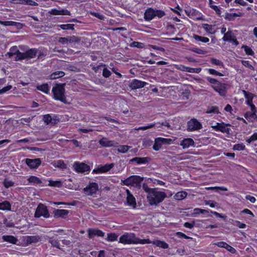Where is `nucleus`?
Masks as SVG:
<instances>
[{
  "label": "nucleus",
  "instance_id": "nucleus-1",
  "mask_svg": "<svg viewBox=\"0 0 257 257\" xmlns=\"http://www.w3.org/2000/svg\"><path fill=\"white\" fill-rule=\"evenodd\" d=\"M167 197L166 194L162 191H158L155 189L152 190L149 194H148L147 200L151 205H157L163 202Z\"/></svg>",
  "mask_w": 257,
  "mask_h": 257
},
{
  "label": "nucleus",
  "instance_id": "nucleus-2",
  "mask_svg": "<svg viewBox=\"0 0 257 257\" xmlns=\"http://www.w3.org/2000/svg\"><path fill=\"white\" fill-rule=\"evenodd\" d=\"M65 83L56 84L53 86L52 92L55 99L59 100L65 104H67L68 102L65 96Z\"/></svg>",
  "mask_w": 257,
  "mask_h": 257
},
{
  "label": "nucleus",
  "instance_id": "nucleus-3",
  "mask_svg": "<svg viewBox=\"0 0 257 257\" xmlns=\"http://www.w3.org/2000/svg\"><path fill=\"white\" fill-rule=\"evenodd\" d=\"M144 180V178L139 176H131L123 181V184L127 186H132L139 188L141 187V184Z\"/></svg>",
  "mask_w": 257,
  "mask_h": 257
},
{
  "label": "nucleus",
  "instance_id": "nucleus-4",
  "mask_svg": "<svg viewBox=\"0 0 257 257\" xmlns=\"http://www.w3.org/2000/svg\"><path fill=\"white\" fill-rule=\"evenodd\" d=\"M50 216V213L47 206L43 204H39L36 209L34 214L35 217L39 218L43 216L44 218H47Z\"/></svg>",
  "mask_w": 257,
  "mask_h": 257
},
{
  "label": "nucleus",
  "instance_id": "nucleus-5",
  "mask_svg": "<svg viewBox=\"0 0 257 257\" xmlns=\"http://www.w3.org/2000/svg\"><path fill=\"white\" fill-rule=\"evenodd\" d=\"M201 123L196 118H192L187 122V131H195L202 128Z\"/></svg>",
  "mask_w": 257,
  "mask_h": 257
},
{
  "label": "nucleus",
  "instance_id": "nucleus-6",
  "mask_svg": "<svg viewBox=\"0 0 257 257\" xmlns=\"http://www.w3.org/2000/svg\"><path fill=\"white\" fill-rule=\"evenodd\" d=\"M98 189V186L97 183L92 182L85 188H84L83 191L84 193L87 195H92L96 193Z\"/></svg>",
  "mask_w": 257,
  "mask_h": 257
},
{
  "label": "nucleus",
  "instance_id": "nucleus-7",
  "mask_svg": "<svg viewBox=\"0 0 257 257\" xmlns=\"http://www.w3.org/2000/svg\"><path fill=\"white\" fill-rule=\"evenodd\" d=\"M136 237L134 234H125L119 238V242L124 244L135 243Z\"/></svg>",
  "mask_w": 257,
  "mask_h": 257
},
{
  "label": "nucleus",
  "instance_id": "nucleus-8",
  "mask_svg": "<svg viewBox=\"0 0 257 257\" xmlns=\"http://www.w3.org/2000/svg\"><path fill=\"white\" fill-rule=\"evenodd\" d=\"M171 142V139H165L162 138H156L155 140V143L153 145V148L155 151L159 150L163 144H170Z\"/></svg>",
  "mask_w": 257,
  "mask_h": 257
},
{
  "label": "nucleus",
  "instance_id": "nucleus-9",
  "mask_svg": "<svg viewBox=\"0 0 257 257\" xmlns=\"http://www.w3.org/2000/svg\"><path fill=\"white\" fill-rule=\"evenodd\" d=\"M75 171L79 173H84L89 171V166L84 163L75 162L73 165Z\"/></svg>",
  "mask_w": 257,
  "mask_h": 257
},
{
  "label": "nucleus",
  "instance_id": "nucleus-10",
  "mask_svg": "<svg viewBox=\"0 0 257 257\" xmlns=\"http://www.w3.org/2000/svg\"><path fill=\"white\" fill-rule=\"evenodd\" d=\"M212 88L218 92L220 95L224 96L226 93V84L224 83H217V85L212 86Z\"/></svg>",
  "mask_w": 257,
  "mask_h": 257
},
{
  "label": "nucleus",
  "instance_id": "nucleus-11",
  "mask_svg": "<svg viewBox=\"0 0 257 257\" xmlns=\"http://www.w3.org/2000/svg\"><path fill=\"white\" fill-rule=\"evenodd\" d=\"M26 163L31 169H36L41 165V160L39 158L26 159Z\"/></svg>",
  "mask_w": 257,
  "mask_h": 257
},
{
  "label": "nucleus",
  "instance_id": "nucleus-12",
  "mask_svg": "<svg viewBox=\"0 0 257 257\" xmlns=\"http://www.w3.org/2000/svg\"><path fill=\"white\" fill-rule=\"evenodd\" d=\"M147 82L138 79H134L130 83L129 86L132 89H137L144 87Z\"/></svg>",
  "mask_w": 257,
  "mask_h": 257
},
{
  "label": "nucleus",
  "instance_id": "nucleus-13",
  "mask_svg": "<svg viewBox=\"0 0 257 257\" xmlns=\"http://www.w3.org/2000/svg\"><path fill=\"white\" fill-rule=\"evenodd\" d=\"M99 144L103 147H115L117 143L114 141L108 140L106 138L103 137L98 142Z\"/></svg>",
  "mask_w": 257,
  "mask_h": 257
},
{
  "label": "nucleus",
  "instance_id": "nucleus-14",
  "mask_svg": "<svg viewBox=\"0 0 257 257\" xmlns=\"http://www.w3.org/2000/svg\"><path fill=\"white\" fill-rule=\"evenodd\" d=\"M69 213V211L65 209H55L53 212V216L55 218H65Z\"/></svg>",
  "mask_w": 257,
  "mask_h": 257
},
{
  "label": "nucleus",
  "instance_id": "nucleus-15",
  "mask_svg": "<svg viewBox=\"0 0 257 257\" xmlns=\"http://www.w3.org/2000/svg\"><path fill=\"white\" fill-rule=\"evenodd\" d=\"M88 236L89 238H92L95 236L103 237L104 233L101 230L97 229L89 228L88 230Z\"/></svg>",
  "mask_w": 257,
  "mask_h": 257
},
{
  "label": "nucleus",
  "instance_id": "nucleus-16",
  "mask_svg": "<svg viewBox=\"0 0 257 257\" xmlns=\"http://www.w3.org/2000/svg\"><path fill=\"white\" fill-rule=\"evenodd\" d=\"M45 239L47 240L48 242L53 247H56L59 249H61L60 244L58 239L55 238L53 236H46Z\"/></svg>",
  "mask_w": 257,
  "mask_h": 257
},
{
  "label": "nucleus",
  "instance_id": "nucleus-17",
  "mask_svg": "<svg viewBox=\"0 0 257 257\" xmlns=\"http://www.w3.org/2000/svg\"><path fill=\"white\" fill-rule=\"evenodd\" d=\"M114 166V164H106L103 166H101L97 169L93 170V173H105L110 170Z\"/></svg>",
  "mask_w": 257,
  "mask_h": 257
},
{
  "label": "nucleus",
  "instance_id": "nucleus-18",
  "mask_svg": "<svg viewBox=\"0 0 257 257\" xmlns=\"http://www.w3.org/2000/svg\"><path fill=\"white\" fill-rule=\"evenodd\" d=\"M155 17V10L152 8L147 9L144 14V19L146 21H150Z\"/></svg>",
  "mask_w": 257,
  "mask_h": 257
},
{
  "label": "nucleus",
  "instance_id": "nucleus-19",
  "mask_svg": "<svg viewBox=\"0 0 257 257\" xmlns=\"http://www.w3.org/2000/svg\"><path fill=\"white\" fill-rule=\"evenodd\" d=\"M179 69L180 70H181V71L188 72H190V73H199L201 71V68H193L186 67L183 65H181Z\"/></svg>",
  "mask_w": 257,
  "mask_h": 257
},
{
  "label": "nucleus",
  "instance_id": "nucleus-20",
  "mask_svg": "<svg viewBox=\"0 0 257 257\" xmlns=\"http://www.w3.org/2000/svg\"><path fill=\"white\" fill-rule=\"evenodd\" d=\"M127 197H126V201L127 204L132 206L134 208L136 207V199L135 197L133 196V195L131 194L130 192L127 190Z\"/></svg>",
  "mask_w": 257,
  "mask_h": 257
},
{
  "label": "nucleus",
  "instance_id": "nucleus-21",
  "mask_svg": "<svg viewBox=\"0 0 257 257\" xmlns=\"http://www.w3.org/2000/svg\"><path fill=\"white\" fill-rule=\"evenodd\" d=\"M49 13L53 15H70V12L67 10H58L52 9L49 12Z\"/></svg>",
  "mask_w": 257,
  "mask_h": 257
},
{
  "label": "nucleus",
  "instance_id": "nucleus-22",
  "mask_svg": "<svg viewBox=\"0 0 257 257\" xmlns=\"http://www.w3.org/2000/svg\"><path fill=\"white\" fill-rule=\"evenodd\" d=\"M227 125L223 123H217L216 125L212 126V127L215 130L220 131L222 133H226L229 132V128L226 127Z\"/></svg>",
  "mask_w": 257,
  "mask_h": 257
},
{
  "label": "nucleus",
  "instance_id": "nucleus-23",
  "mask_svg": "<svg viewBox=\"0 0 257 257\" xmlns=\"http://www.w3.org/2000/svg\"><path fill=\"white\" fill-rule=\"evenodd\" d=\"M194 145V142L192 139H185L180 144L183 149L188 148L191 146H193Z\"/></svg>",
  "mask_w": 257,
  "mask_h": 257
},
{
  "label": "nucleus",
  "instance_id": "nucleus-24",
  "mask_svg": "<svg viewBox=\"0 0 257 257\" xmlns=\"http://www.w3.org/2000/svg\"><path fill=\"white\" fill-rule=\"evenodd\" d=\"M3 239L5 241H7L13 244H16L18 241L17 238L12 235H4L2 237Z\"/></svg>",
  "mask_w": 257,
  "mask_h": 257
},
{
  "label": "nucleus",
  "instance_id": "nucleus-25",
  "mask_svg": "<svg viewBox=\"0 0 257 257\" xmlns=\"http://www.w3.org/2000/svg\"><path fill=\"white\" fill-rule=\"evenodd\" d=\"M150 159L148 157L139 158L136 157L131 159V162H136L138 164H145L148 163Z\"/></svg>",
  "mask_w": 257,
  "mask_h": 257
},
{
  "label": "nucleus",
  "instance_id": "nucleus-26",
  "mask_svg": "<svg viewBox=\"0 0 257 257\" xmlns=\"http://www.w3.org/2000/svg\"><path fill=\"white\" fill-rule=\"evenodd\" d=\"M26 58H32L36 56L37 53V50L36 49H30L25 53Z\"/></svg>",
  "mask_w": 257,
  "mask_h": 257
},
{
  "label": "nucleus",
  "instance_id": "nucleus-27",
  "mask_svg": "<svg viewBox=\"0 0 257 257\" xmlns=\"http://www.w3.org/2000/svg\"><path fill=\"white\" fill-rule=\"evenodd\" d=\"M65 75V73L62 71H56L50 75V79L53 80L62 77Z\"/></svg>",
  "mask_w": 257,
  "mask_h": 257
},
{
  "label": "nucleus",
  "instance_id": "nucleus-28",
  "mask_svg": "<svg viewBox=\"0 0 257 257\" xmlns=\"http://www.w3.org/2000/svg\"><path fill=\"white\" fill-rule=\"evenodd\" d=\"M255 111L256 110L255 109H253L252 112H247L245 114V117L247 119L250 120L251 121H254L257 118L256 115L255 113Z\"/></svg>",
  "mask_w": 257,
  "mask_h": 257
},
{
  "label": "nucleus",
  "instance_id": "nucleus-29",
  "mask_svg": "<svg viewBox=\"0 0 257 257\" xmlns=\"http://www.w3.org/2000/svg\"><path fill=\"white\" fill-rule=\"evenodd\" d=\"M152 243L156 245L157 246H159L165 249L168 248L169 247L168 244L163 241L155 240L152 242Z\"/></svg>",
  "mask_w": 257,
  "mask_h": 257
},
{
  "label": "nucleus",
  "instance_id": "nucleus-30",
  "mask_svg": "<svg viewBox=\"0 0 257 257\" xmlns=\"http://www.w3.org/2000/svg\"><path fill=\"white\" fill-rule=\"evenodd\" d=\"M187 195V193L185 191H180L177 193L175 196L174 198L176 200H181L184 199Z\"/></svg>",
  "mask_w": 257,
  "mask_h": 257
},
{
  "label": "nucleus",
  "instance_id": "nucleus-31",
  "mask_svg": "<svg viewBox=\"0 0 257 257\" xmlns=\"http://www.w3.org/2000/svg\"><path fill=\"white\" fill-rule=\"evenodd\" d=\"M234 37L233 34L231 31H229L224 34L222 39L224 41H231Z\"/></svg>",
  "mask_w": 257,
  "mask_h": 257
},
{
  "label": "nucleus",
  "instance_id": "nucleus-32",
  "mask_svg": "<svg viewBox=\"0 0 257 257\" xmlns=\"http://www.w3.org/2000/svg\"><path fill=\"white\" fill-rule=\"evenodd\" d=\"M37 89L39 90L42 91L45 93H48L49 91V88L48 84L47 83L43 84L41 85H38L37 86Z\"/></svg>",
  "mask_w": 257,
  "mask_h": 257
},
{
  "label": "nucleus",
  "instance_id": "nucleus-33",
  "mask_svg": "<svg viewBox=\"0 0 257 257\" xmlns=\"http://www.w3.org/2000/svg\"><path fill=\"white\" fill-rule=\"evenodd\" d=\"M43 120L47 124L50 123L54 124L55 123V120H53L54 121H53L52 118L50 114L43 115Z\"/></svg>",
  "mask_w": 257,
  "mask_h": 257
},
{
  "label": "nucleus",
  "instance_id": "nucleus-34",
  "mask_svg": "<svg viewBox=\"0 0 257 257\" xmlns=\"http://www.w3.org/2000/svg\"><path fill=\"white\" fill-rule=\"evenodd\" d=\"M11 205L10 203L8 201H4L2 203H0V210H8L11 209Z\"/></svg>",
  "mask_w": 257,
  "mask_h": 257
},
{
  "label": "nucleus",
  "instance_id": "nucleus-35",
  "mask_svg": "<svg viewBox=\"0 0 257 257\" xmlns=\"http://www.w3.org/2000/svg\"><path fill=\"white\" fill-rule=\"evenodd\" d=\"M69 43L78 44L81 41V38L75 36H68Z\"/></svg>",
  "mask_w": 257,
  "mask_h": 257
},
{
  "label": "nucleus",
  "instance_id": "nucleus-36",
  "mask_svg": "<svg viewBox=\"0 0 257 257\" xmlns=\"http://www.w3.org/2000/svg\"><path fill=\"white\" fill-rule=\"evenodd\" d=\"M28 181L30 183H33L34 184H38L42 183L41 180L36 176H31L28 179Z\"/></svg>",
  "mask_w": 257,
  "mask_h": 257
},
{
  "label": "nucleus",
  "instance_id": "nucleus-37",
  "mask_svg": "<svg viewBox=\"0 0 257 257\" xmlns=\"http://www.w3.org/2000/svg\"><path fill=\"white\" fill-rule=\"evenodd\" d=\"M193 38L197 41H201L204 43H207L209 42V39L207 37H204L197 35H194Z\"/></svg>",
  "mask_w": 257,
  "mask_h": 257
},
{
  "label": "nucleus",
  "instance_id": "nucleus-38",
  "mask_svg": "<svg viewBox=\"0 0 257 257\" xmlns=\"http://www.w3.org/2000/svg\"><path fill=\"white\" fill-rule=\"evenodd\" d=\"M74 24H62L58 25V27L61 28L62 29L64 30H72L74 29Z\"/></svg>",
  "mask_w": 257,
  "mask_h": 257
},
{
  "label": "nucleus",
  "instance_id": "nucleus-39",
  "mask_svg": "<svg viewBox=\"0 0 257 257\" xmlns=\"http://www.w3.org/2000/svg\"><path fill=\"white\" fill-rule=\"evenodd\" d=\"M54 165L55 167L61 169L66 168V165L64 163V161L62 160H58L55 162Z\"/></svg>",
  "mask_w": 257,
  "mask_h": 257
},
{
  "label": "nucleus",
  "instance_id": "nucleus-40",
  "mask_svg": "<svg viewBox=\"0 0 257 257\" xmlns=\"http://www.w3.org/2000/svg\"><path fill=\"white\" fill-rule=\"evenodd\" d=\"M117 237L118 236L114 233H108L106 239L109 241H114L117 240Z\"/></svg>",
  "mask_w": 257,
  "mask_h": 257
},
{
  "label": "nucleus",
  "instance_id": "nucleus-41",
  "mask_svg": "<svg viewBox=\"0 0 257 257\" xmlns=\"http://www.w3.org/2000/svg\"><path fill=\"white\" fill-rule=\"evenodd\" d=\"M206 113H219V111L218 110V108L217 106H211L207 108L206 110Z\"/></svg>",
  "mask_w": 257,
  "mask_h": 257
},
{
  "label": "nucleus",
  "instance_id": "nucleus-42",
  "mask_svg": "<svg viewBox=\"0 0 257 257\" xmlns=\"http://www.w3.org/2000/svg\"><path fill=\"white\" fill-rule=\"evenodd\" d=\"M4 186L8 188L11 186H13L14 185V183L11 180H10L9 179L6 178L5 179L4 182H3Z\"/></svg>",
  "mask_w": 257,
  "mask_h": 257
},
{
  "label": "nucleus",
  "instance_id": "nucleus-43",
  "mask_svg": "<svg viewBox=\"0 0 257 257\" xmlns=\"http://www.w3.org/2000/svg\"><path fill=\"white\" fill-rule=\"evenodd\" d=\"M151 243H152V242L149 239H141L136 238L135 243L148 244Z\"/></svg>",
  "mask_w": 257,
  "mask_h": 257
},
{
  "label": "nucleus",
  "instance_id": "nucleus-44",
  "mask_svg": "<svg viewBox=\"0 0 257 257\" xmlns=\"http://www.w3.org/2000/svg\"><path fill=\"white\" fill-rule=\"evenodd\" d=\"M203 28L209 32L210 33L213 34L214 33V30L213 29V27L212 25H210L207 24H205L203 25Z\"/></svg>",
  "mask_w": 257,
  "mask_h": 257
},
{
  "label": "nucleus",
  "instance_id": "nucleus-45",
  "mask_svg": "<svg viewBox=\"0 0 257 257\" xmlns=\"http://www.w3.org/2000/svg\"><path fill=\"white\" fill-rule=\"evenodd\" d=\"M16 57L15 58L16 61H19L23 59H26V56L25 53L20 52V51L16 54Z\"/></svg>",
  "mask_w": 257,
  "mask_h": 257
},
{
  "label": "nucleus",
  "instance_id": "nucleus-46",
  "mask_svg": "<svg viewBox=\"0 0 257 257\" xmlns=\"http://www.w3.org/2000/svg\"><path fill=\"white\" fill-rule=\"evenodd\" d=\"M49 185L54 187H60L62 186V183L60 181H49Z\"/></svg>",
  "mask_w": 257,
  "mask_h": 257
},
{
  "label": "nucleus",
  "instance_id": "nucleus-47",
  "mask_svg": "<svg viewBox=\"0 0 257 257\" xmlns=\"http://www.w3.org/2000/svg\"><path fill=\"white\" fill-rule=\"evenodd\" d=\"M245 149V146L242 144H237L233 146V149L234 150L241 151Z\"/></svg>",
  "mask_w": 257,
  "mask_h": 257
},
{
  "label": "nucleus",
  "instance_id": "nucleus-48",
  "mask_svg": "<svg viewBox=\"0 0 257 257\" xmlns=\"http://www.w3.org/2000/svg\"><path fill=\"white\" fill-rule=\"evenodd\" d=\"M130 147L126 145L120 146L118 148V151L122 153H126Z\"/></svg>",
  "mask_w": 257,
  "mask_h": 257
},
{
  "label": "nucleus",
  "instance_id": "nucleus-49",
  "mask_svg": "<svg viewBox=\"0 0 257 257\" xmlns=\"http://www.w3.org/2000/svg\"><path fill=\"white\" fill-rule=\"evenodd\" d=\"M242 48H243L246 54L248 55H253L254 54L253 51L251 50L250 48L247 46L243 45Z\"/></svg>",
  "mask_w": 257,
  "mask_h": 257
},
{
  "label": "nucleus",
  "instance_id": "nucleus-50",
  "mask_svg": "<svg viewBox=\"0 0 257 257\" xmlns=\"http://www.w3.org/2000/svg\"><path fill=\"white\" fill-rule=\"evenodd\" d=\"M58 42L63 45H67L69 43L68 36L67 37H60L58 39Z\"/></svg>",
  "mask_w": 257,
  "mask_h": 257
},
{
  "label": "nucleus",
  "instance_id": "nucleus-51",
  "mask_svg": "<svg viewBox=\"0 0 257 257\" xmlns=\"http://www.w3.org/2000/svg\"><path fill=\"white\" fill-rule=\"evenodd\" d=\"M40 238L39 236H30L28 239V241L30 243L37 242L39 241Z\"/></svg>",
  "mask_w": 257,
  "mask_h": 257
},
{
  "label": "nucleus",
  "instance_id": "nucleus-52",
  "mask_svg": "<svg viewBox=\"0 0 257 257\" xmlns=\"http://www.w3.org/2000/svg\"><path fill=\"white\" fill-rule=\"evenodd\" d=\"M155 125V123H152L149 125L141 126V127H139L138 128L136 127L135 128V130H136V131L144 130H144H146L148 128H151L154 127Z\"/></svg>",
  "mask_w": 257,
  "mask_h": 257
},
{
  "label": "nucleus",
  "instance_id": "nucleus-53",
  "mask_svg": "<svg viewBox=\"0 0 257 257\" xmlns=\"http://www.w3.org/2000/svg\"><path fill=\"white\" fill-rule=\"evenodd\" d=\"M155 17H158L159 18L163 17L165 13L164 11L158 10H155Z\"/></svg>",
  "mask_w": 257,
  "mask_h": 257
},
{
  "label": "nucleus",
  "instance_id": "nucleus-54",
  "mask_svg": "<svg viewBox=\"0 0 257 257\" xmlns=\"http://www.w3.org/2000/svg\"><path fill=\"white\" fill-rule=\"evenodd\" d=\"M242 92L247 100H249L250 101V99H252L253 94L252 93L246 91L245 90H243Z\"/></svg>",
  "mask_w": 257,
  "mask_h": 257
},
{
  "label": "nucleus",
  "instance_id": "nucleus-55",
  "mask_svg": "<svg viewBox=\"0 0 257 257\" xmlns=\"http://www.w3.org/2000/svg\"><path fill=\"white\" fill-rule=\"evenodd\" d=\"M131 46L134 47L142 48L144 47V44L143 43H140L138 42H133L131 44Z\"/></svg>",
  "mask_w": 257,
  "mask_h": 257
},
{
  "label": "nucleus",
  "instance_id": "nucleus-56",
  "mask_svg": "<svg viewBox=\"0 0 257 257\" xmlns=\"http://www.w3.org/2000/svg\"><path fill=\"white\" fill-rule=\"evenodd\" d=\"M241 63L243 65H244L245 67L250 68L251 70H253L254 68L249 63L248 61L246 60H242Z\"/></svg>",
  "mask_w": 257,
  "mask_h": 257
},
{
  "label": "nucleus",
  "instance_id": "nucleus-57",
  "mask_svg": "<svg viewBox=\"0 0 257 257\" xmlns=\"http://www.w3.org/2000/svg\"><path fill=\"white\" fill-rule=\"evenodd\" d=\"M234 225L237 226L239 228H244L246 227L245 224L237 220L234 221Z\"/></svg>",
  "mask_w": 257,
  "mask_h": 257
},
{
  "label": "nucleus",
  "instance_id": "nucleus-58",
  "mask_svg": "<svg viewBox=\"0 0 257 257\" xmlns=\"http://www.w3.org/2000/svg\"><path fill=\"white\" fill-rule=\"evenodd\" d=\"M210 61L213 64L218 66H223V63L218 59L212 58Z\"/></svg>",
  "mask_w": 257,
  "mask_h": 257
},
{
  "label": "nucleus",
  "instance_id": "nucleus-59",
  "mask_svg": "<svg viewBox=\"0 0 257 257\" xmlns=\"http://www.w3.org/2000/svg\"><path fill=\"white\" fill-rule=\"evenodd\" d=\"M91 15L98 18L100 20H104V16L99 13L90 12Z\"/></svg>",
  "mask_w": 257,
  "mask_h": 257
},
{
  "label": "nucleus",
  "instance_id": "nucleus-60",
  "mask_svg": "<svg viewBox=\"0 0 257 257\" xmlns=\"http://www.w3.org/2000/svg\"><path fill=\"white\" fill-rule=\"evenodd\" d=\"M102 75L104 77L107 78L110 76L111 72L107 69L104 68L103 70Z\"/></svg>",
  "mask_w": 257,
  "mask_h": 257
},
{
  "label": "nucleus",
  "instance_id": "nucleus-61",
  "mask_svg": "<svg viewBox=\"0 0 257 257\" xmlns=\"http://www.w3.org/2000/svg\"><path fill=\"white\" fill-rule=\"evenodd\" d=\"M143 188L145 190V192L149 194L150 192H151L152 190H154L155 189L150 188L148 187L147 184L144 183L143 185Z\"/></svg>",
  "mask_w": 257,
  "mask_h": 257
},
{
  "label": "nucleus",
  "instance_id": "nucleus-62",
  "mask_svg": "<svg viewBox=\"0 0 257 257\" xmlns=\"http://www.w3.org/2000/svg\"><path fill=\"white\" fill-rule=\"evenodd\" d=\"M208 71L210 74L218 75V76H223V75L221 73H220L213 69H209Z\"/></svg>",
  "mask_w": 257,
  "mask_h": 257
},
{
  "label": "nucleus",
  "instance_id": "nucleus-63",
  "mask_svg": "<svg viewBox=\"0 0 257 257\" xmlns=\"http://www.w3.org/2000/svg\"><path fill=\"white\" fill-rule=\"evenodd\" d=\"M191 50L199 54H204L205 53V51H203L199 48H193L191 49Z\"/></svg>",
  "mask_w": 257,
  "mask_h": 257
},
{
  "label": "nucleus",
  "instance_id": "nucleus-64",
  "mask_svg": "<svg viewBox=\"0 0 257 257\" xmlns=\"http://www.w3.org/2000/svg\"><path fill=\"white\" fill-rule=\"evenodd\" d=\"M257 140V133H254L253 135H252L249 139H248L247 140V142L248 143H250L252 141H254Z\"/></svg>",
  "mask_w": 257,
  "mask_h": 257
}]
</instances>
